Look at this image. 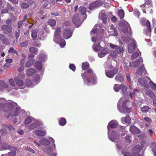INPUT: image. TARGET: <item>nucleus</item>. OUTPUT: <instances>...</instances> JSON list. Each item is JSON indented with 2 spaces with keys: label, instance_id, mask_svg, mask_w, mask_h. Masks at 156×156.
Segmentation results:
<instances>
[{
  "label": "nucleus",
  "instance_id": "1",
  "mask_svg": "<svg viewBox=\"0 0 156 156\" xmlns=\"http://www.w3.org/2000/svg\"><path fill=\"white\" fill-rule=\"evenodd\" d=\"M132 104L131 102L130 101L127 99H125L122 101V108L120 107V105L119 102L118 103L117 108L118 110L122 113H129L132 112Z\"/></svg>",
  "mask_w": 156,
  "mask_h": 156
},
{
  "label": "nucleus",
  "instance_id": "2",
  "mask_svg": "<svg viewBox=\"0 0 156 156\" xmlns=\"http://www.w3.org/2000/svg\"><path fill=\"white\" fill-rule=\"evenodd\" d=\"M143 149L142 146L140 145H135L132 149V155L129 152H122V154L124 156H143L144 154L143 152H142L141 155L140 154V153Z\"/></svg>",
  "mask_w": 156,
  "mask_h": 156
},
{
  "label": "nucleus",
  "instance_id": "3",
  "mask_svg": "<svg viewBox=\"0 0 156 156\" xmlns=\"http://www.w3.org/2000/svg\"><path fill=\"white\" fill-rule=\"evenodd\" d=\"M15 106L13 102L7 103L4 104L0 103V109L4 108L5 114L7 118L12 115V112Z\"/></svg>",
  "mask_w": 156,
  "mask_h": 156
},
{
  "label": "nucleus",
  "instance_id": "4",
  "mask_svg": "<svg viewBox=\"0 0 156 156\" xmlns=\"http://www.w3.org/2000/svg\"><path fill=\"white\" fill-rule=\"evenodd\" d=\"M5 150H9L12 151L8 153L2 155L1 156H16L17 148L16 147H12L10 145H6L4 148Z\"/></svg>",
  "mask_w": 156,
  "mask_h": 156
},
{
  "label": "nucleus",
  "instance_id": "5",
  "mask_svg": "<svg viewBox=\"0 0 156 156\" xmlns=\"http://www.w3.org/2000/svg\"><path fill=\"white\" fill-rule=\"evenodd\" d=\"M81 74L83 79H86L88 83H90L91 81L90 78L88 75L93 76L94 75L93 70L91 69H88L86 72H84L83 73H82Z\"/></svg>",
  "mask_w": 156,
  "mask_h": 156
},
{
  "label": "nucleus",
  "instance_id": "6",
  "mask_svg": "<svg viewBox=\"0 0 156 156\" xmlns=\"http://www.w3.org/2000/svg\"><path fill=\"white\" fill-rule=\"evenodd\" d=\"M119 72V69L117 68H114L108 71L105 70L106 75L108 77L112 78L115 75L117 74Z\"/></svg>",
  "mask_w": 156,
  "mask_h": 156
},
{
  "label": "nucleus",
  "instance_id": "7",
  "mask_svg": "<svg viewBox=\"0 0 156 156\" xmlns=\"http://www.w3.org/2000/svg\"><path fill=\"white\" fill-rule=\"evenodd\" d=\"M1 30L5 34H9L12 33V27L11 25H3L1 27Z\"/></svg>",
  "mask_w": 156,
  "mask_h": 156
},
{
  "label": "nucleus",
  "instance_id": "8",
  "mask_svg": "<svg viewBox=\"0 0 156 156\" xmlns=\"http://www.w3.org/2000/svg\"><path fill=\"white\" fill-rule=\"evenodd\" d=\"M73 33L70 29H65L64 30L63 37L65 39H68L72 36Z\"/></svg>",
  "mask_w": 156,
  "mask_h": 156
},
{
  "label": "nucleus",
  "instance_id": "9",
  "mask_svg": "<svg viewBox=\"0 0 156 156\" xmlns=\"http://www.w3.org/2000/svg\"><path fill=\"white\" fill-rule=\"evenodd\" d=\"M121 120L122 123L124 124H129L131 123L130 118L129 115H126L125 117L122 118Z\"/></svg>",
  "mask_w": 156,
  "mask_h": 156
},
{
  "label": "nucleus",
  "instance_id": "10",
  "mask_svg": "<svg viewBox=\"0 0 156 156\" xmlns=\"http://www.w3.org/2000/svg\"><path fill=\"white\" fill-rule=\"evenodd\" d=\"M61 32L60 27H58L56 29L54 33V37L56 38L57 40L59 41V39H61V37L60 35V33Z\"/></svg>",
  "mask_w": 156,
  "mask_h": 156
},
{
  "label": "nucleus",
  "instance_id": "11",
  "mask_svg": "<svg viewBox=\"0 0 156 156\" xmlns=\"http://www.w3.org/2000/svg\"><path fill=\"white\" fill-rule=\"evenodd\" d=\"M34 133L38 136H44L46 134V130H41L40 129H37L33 131Z\"/></svg>",
  "mask_w": 156,
  "mask_h": 156
},
{
  "label": "nucleus",
  "instance_id": "12",
  "mask_svg": "<svg viewBox=\"0 0 156 156\" xmlns=\"http://www.w3.org/2000/svg\"><path fill=\"white\" fill-rule=\"evenodd\" d=\"M72 21L74 24L76 25L79 24L80 22L79 15L78 14H76L73 17Z\"/></svg>",
  "mask_w": 156,
  "mask_h": 156
},
{
  "label": "nucleus",
  "instance_id": "13",
  "mask_svg": "<svg viewBox=\"0 0 156 156\" xmlns=\"http://www.w3.org/2000/svg\"><path fill=\"white\" fill-rule=\"evenodd\" d=\"M109 50L108 48H105L101 50L100 53H98V56L100 57H103L105 56L109 52Z\"/></svg>",
  "mask_w": 156,
  "mask_h": 156
},
{
  "label": "nucleus",
  "instance_id": "14",
  "mask_svg": "<svg viewBox=\"0 0 156 156\" xmlns=\"http://www.w3.org/2000/svg\"><path fill=\"white\" fill-rule=\"evenodd\" d=\"M119 126V123L116 120H112L109 122L108 126H110V127H117Z\"/></svg>",
  "mask_w": 156,
  "mask_h": 156
},
{
  "label": "nucleus",
  "instance_id": "15",
  "mask_svg": "<svg viewBox=\"0 0 156 156\" xmlns=\"http://www.w3.org/2000/svg\"><path fill=\"white\" fill-rule=\"evenodd\" d=\"M110 30H111L110 31L111 34L112 35V36H118V32L117 30L116 29L115 27L113 25H112L111 26Z\"/></svg>",
  "mask_w": 156,
  "mask_h": 156
},
{
  "label": "nucleus",
  "instance_id": "16",
  "mask_svg": "<svg viewBox=\"0 0 156 156\" xmlns=\"http://www.w3.org/2000/svg\"><path fill=\"white\" fill-rule=\"evenodd\" d=\"M99 18L100 20H102L104 23H106L107 22V17L105 13H101L99 14Z\"/></svg>",
  "mask_w": 156,
  "mask_h": 156
},
{
  "label": "nucleus",
  "instance_id": "17",
  "mask_svg": "<svg viewBox=\"0 0 156 156\" xmlns=\"http://www.w3.org/2000/svg\"><path fill=\"white\" fill-rule=\"evenodd\" d=\"M115 80L116 81L122 82L124 80V77L123 75L121 74H118L116 75L115 77Z\"/></svg>",
  "mask_w": 156,
  "mask_h": 156
},
{
  "label": "nucleus",
  "instance_id": "18",
  "mask_svg": "<svg viewBox=\"0 0 156 156\" xmlns=\"http://www.w3.org/2000/svg\"><path fill=\"white\" fill-rule=\"evenodd\" d=\"M0 40L1 41L3 44H8L9 42V40L5 37V36L2 34H0Z\"/></svg>",
  "mask_w": 156,
  "mask_h": 156
},
{
  "label": "nucleus",
  "instance_id": "19",
  "mask_svg": "<svg viewBox=\"0 0 156 156\" xmlns=\"http://www.w3.org/2000/svg\"><path fill=\"white\" fill-rule=\"evenodd\" d=\"M124 70L125 71H128L129 67H131V62L129 61L124 62L123 64Z\"/></svg>",
  "mask_w": 156,
  "mask_h": 156
},
{
  "label": "nucleus",
  "instance_id": "20",
  "mask_svg": "<svg viewBox=\"0 0 156 156\" xmlns=\"http://www.w3.org/2000/svg\"><path fill=\"white\" fill-rule=\"evenodd\" d=\"M129 130L130 132L133 134H138L140 133V130L137 127H129Z\"/></svg>",
  "mask_w": 156,
  "mask_h": 156
},
{
  "label": "nucleus",
  "instance_id": "21",
  "mask_svg": "<svg viewBox=\"0 0 156 156\" xmlns=\"http://www.w3.org/2000/svg\"><path fill=\"white\" fill-rule=\"evenodd\" d=\"M35 67L38 70H41L42 69L43 65L41 62L37 61L35 62Z\"/></svg>",
  "mask_w": 156,
  "mask_h": 156
},
{
  "label": "nucleus",
  "instance_id": "22",
  "mask_svg": "<svg viewBox=\"0 0 156 156\" xmlns=\"http://www.w3.org/2000/svg\"><path fill=\"white\" fill-rule=\"evenodd\" d=\"M138 81L139 83L143 85L144 86L146 87H148V84L146 80L144 79L143 78H139L138 79Z\"/></svg>",
  "mask_w": 156,
  "mask_h": 156
},
{
  "label": "nucleus",
  "instance_id": "23",
  "mask_svg": "<svg viewBox=\"0 0 156 156\" xmlns=\"http://www.w3.org/2000/svg\"><path fill=\"white\" fill-rule=\"evenodd\" d=\"M112 132L111 133L110 136L109 135V138L111 140L113 141H115V139H116V131L114 130H112Z\"/></svg>",
  "mask_w": 156,
  "mask_h": 156
},
{
  "label": "nucleus",
  "instance_id": "24",
  "mask_svg": "<svg viewBox=\"0 0 156 156\" xmlns=\"http://www.w3.org/2000/svg\"><path fill=\"white\" fill-rule=\"evenodd\" d=\"M38 50V48H37L34 47H30L29 48V51L33 54H34V55L37 54Z\"/></svg>",
  "mask_w": 156,
  "mask_h": 156
},
{
  "label": "nucleus",
  "instance_id": "25",
  "mask_svg": "<svg viewBox=\"0 0 156 156\" xmlns=\"http://www.w3.org/2000/svg\"><path fill=\"white\" fill-rule=\"evenodd\" d=\"M143 62V59H136V60L133 62V67L135 68H137L139 66L140 63H142Z\"/></svg>",
  "mask_w": 156,
  "mask_h": 156
},
{
  "label": "nucleus",
  "instance_id": "26",
  "mask_svg": "<svg viewBox=\"0 0 156 156\" xmlns=\"http://www.w3.org/2000/svg\"><path fill=\"white\" fill-rule=\"evenodd\" d=\"M36 71L34 69H28L26 72V74L28 76H31L32 75L35 74Z\"/></svg>",
  "mask_w": 156,
  "mask_h": 156
},
{
  "label": "nucleus",
  "instance_id": "27",
  "mask_svg": "<svg viewBox=\"0 0 156 156\" xmlns=\"http://www.w3.org/2000/svg\"><path fill=\"white\" fill-rule=\"evenodd\" d=\"M121 93L122 94H125L127 91L128 88L124 84H121Z\"/></svg>",
  "mask_w": 156,
  "mask_h": 156
},
{
  "label": "nucleus",
  "instance_id": "28",
  "mask_svg": "<svg viewBox=\"0 0 156 156\" xmlns=\"http://www.w3.org/2000/svg\"><path fill=\"white\" fill-rule=\"evenodd\" d=\"M67 121L65 118H61L59 121L58 123L60 125L63 126H65L66 123Z\"/></svg>",
  "mask_w": 156,
  "mask_h": 156
},
{
  "label": "nucleus",
  "instance_id": "29",
  "mask_svg": "<svg viewBox=\"0 0 156 156\" xmlns=\"http://www.w3.org/2000/svg\"><path fill=\"white\" fill-rule=\"evenodd\" d=\"M98 6L99 4H98V2H95L90 4L89 8L90 9H93L98 7Z\"/></svg>",
  "mask_w": 156,
  "mask_h": 156
},
{
  "label": "nucleus",
  "instance_id": "30",
  "mask_svg": "<svg viewBox=\"0 0 156 156\" xmlns=\"http://www.w3.org/2000/svg\"><path fill=\"white\" fill-rule=\"evenodd\" d=\"M15 80L16 83L19 86H22L24 84V83L23 80L19 79L18 77H16L15 78Z\"/></svg>",
  "mask_w": 156,
  "mask_h": 156
},
{
  "label": "nucleus",
  "instance_id": "31",
  "mask_svg": "<svg viewBox=\"0 0 156 156\" xmlns=\"http://www.w3.org/2000/svg\"><path fill=\"white\" fill-rule=\"evenodd\" d=\"M40 142L41 144L43 145H48L50 144L49 141L47 139H42L40 140Z\"/></svg>",
  "mask_w": 156,
  "mask_h": 156
},
{
  "label": "nucleus",
  "instance_id": "32",
  "mask_svg": "<svg viewBox=\"0 0 156 156\" xmlns=\"http://www.w3.org/2000/svg\"><path fill=\"white\" fill-rule=\"evenodd\" d=\"M37 36V30H33L31 32V37L33 40H35Z\"/></svg>",
  "mask_w": 156,
  "mask_h": 156
},
{
  "label": "nucleus",
  "instance_id": "33",
  "mask_svg": "<svg viewBox=\"0 0 156 156\" xmlns=\"http://www.w3.org/2000/svg\"><path fill=\"white\" fill-rule=\"evenodd\" d=\"M34 62V59H29V60L26 62L25 64V66L27 68L33 65Z\"/></svg>",
  "mask_w": 156,
  "mask_h": 156
},
{
  "label": "nucleus",
  "instance_id": "34",
  "mask_svg": "<svg viewBox=\"0 0 156 156\" xmlns=\"http://www.w3.org/2000/svg\"><path fill=\"white\" fill-rule=\"evenodd\" d=\"M118 14L120 19L124 18L125 16V13L123 9H119L118 12Z\"/></svg>",
  "mask_w": 156,
  "mask_h": 156
},
{
  "label": "nucleus",
  "instance_id": "35",
  "mask_svg": "<svg viewBox=\"0 0 156 156\" xmlns=\"http://www.w3.org/2000/svg\"><path fill=\"white\" fill-rule=\"evenodd\" d=\"M90 65L88 62H83L82 65V69L83 70H85L89 68Z\"/></svg>",
  "mask_w": 156,
  "mask_h": 156
},
{
  "label": "nucleus",
  "instance_id": "36",
  "mask_svg": "<svg viewBox=\"0 0 156 156\" xmlns=\"http://www.w3.org/2000/svg\"><path fill=\"white\" fill-rule=\"evenodd\" d=\"M146 26L147 27V31L149 33L151 32V27L150 22L148 20H147L146 22Z\"/></svg>",
  "mask_w": 156,
  "mask_h": 156
},
{
  "label": "nucleus",
  "instance_id": "37",
  "mask_svg": "<svg viewBox=\"0 0 156 156\" xmlns=\"http://www.w3.org/2000/svg\"><path fill=\"white\" fill-rule=\"evenodd\" d=\"M150 109V107L149 106H144L143 107H141L140 110L143 112L146 113L148 112L149 109Z\"/></svg>",
  "mask_w": 156,
  "mask_h": 156
},
{
  "label": "nucleus",
  "instance_id": "38",
  "mask_svg": "<svg viewBox=\"0 0 156 156\" xmlns=\"http://www.w3.org/2000/svg\"><path fill=\"white\" fill-rule=\"evenodd\" d=\"M33 120H34V119L32 118L31 117H27L25 120V123L26 124H30L31 123Z\"/></svg>",
  "mask_w": 156,
  "mask_h": 156
},
{
  "label": "nucleus",
  "instance_id": "39",
  "mask_svg": "<svg viewBox=\"0 0 156 156\" xmlns=\"http://www.w3.org/2000/svg\"><path fill=\"white\" fill-rule=\"evenodd\" d=\"M144 68H143V67H140L137 70L136 73L139 75L140 76L142 74Z\"/></svg>",
  "mask_w": 156,
  "mask_h": 156
},
{
  "label": "nucleus",
  "instance_id": "40",
  "mask_svg": "<svg viewBox=\"0 0 156 156\" xmlns=\"http://www.w3.org/2000/svg\"><path fill=\"white\" fill-rule=\"evenodd\" d=\"M79 11L80 14L83 15H84L86 13V9L84 7H80L79 8Z\"/></svg>",
  "mask_w": 156,
  "mask_h": 156
},
{
  "label": "nucleus",
  "instance_id": "41",
  "mask_svg": "<svg viewBox=\"0 0 156 156\" xmlns=\"http://www.w3.org/2000/svg\"><path fill=\"white\" fill-rule=\"evenodd\" d=\"M114 89L115 91L118 92L120 89H121V84H115L114 86Z\"/></svg>",
  "mask_w": 156,
  "mask_h": 156
},
{
  "label": "nucleus",
  "instance_id": "42",
  "mask_svg": "<svg viewBox=\"0 0 156 156\" xmlns=\"http://www.w3.org/2000/svg\"><path fill=\"white\" fill-rule=\"evenodd\" d=\"M20 112V107H16V109L14 112L13 116H16L18 115L19 113Z\"/></svg>",
  "mask_w": 156,
  "mask_h": 156
},
{
  "label": "nucleus",
  "instance_id": "43",
  "mask_svg": "<svg viewBox=\"0 0 156 156\" xmlns=\"http://www.w3.org/2000/svg\"><path fill=\"white\" fill-rule=\"evenodd\" d=\"M25 84L27 87H31L32 85V83L30 80L27 79L25 80Z\"/></svg>",
  "mask_w": 156,
  "mask_h": 156
},
{
  "label": "nucleus",
  "instance_id": "44",
  "mask_svg": "<svg viewBox=\"0 0 156 156\" xmlns=\"http://www.w3.org/2000/svg\"><path fill=\"white\" fill-rule=\"evenodd\" d=\"M116 50L117 53H122L123 49L122 47L116 45Z\"/></svg>",
  "mask_w": 156,
  "mask_h": 156
},
{
  "label": "nucleus",
  "instance_id": "45",
  "mask_svg": "<svg viewBox=\"0 0 156 156\" xmlns=\"http://www.w3.org/2000/svg\"><path fill=\"white\" fill-rule=\"evenodd\" d=\"M56 23V21L53 19H51L49 21L48 23L51 26H55Z\"/></svg>",
  "mask_w": 156,
  "mask_h": 156
},
{
  "label": "nucleus",
  "instance_id": "46",
  "mask_svg": "<svg viewBox=\"0 0 156 156\" xmlns=\"http://www.w3.org/2000/svg\"><path fill=\"white\" fill-rule=\"evenodd\" d=\"M5 128L4 127V128H2V129H1L0 133L2 135H5V134H6L7 132L6 131V130H7V129H10V127H5Z\"/></svg>",
  "mask_w": 156,
  "mask_h": 156
},
{
  "label": "nucleus",
  "instance_id": "47",
  "mask_svg": "<svg viewBox=\"0 0 156 156\" xmlns=\"http://www.w3.org/2000/svg\"><path fill=\"white\" fill-rule=\"evenodd\" d=\"M20 6L22 9H25L29 7V5L28 3L24 2L21 3Z\"/></svg>",
  "mask_w": 156,
  "mask_h": 156
},
{
  "label": "nucleus",
  "instance_id": "48",
  "mask_svg": "<svg viewBox=\"0 0 156 156\" xmlns=\"http://www.w3.org/2000/svg\"><path fill=\"white\" fill-rule=\"evenodd\" d=\"M8 52L11 53H15L17 55H18L19 54L16 50H14L13 48H11L8 50Z\"/></svg>",
  "mask_w": 156,
  "mask_h": 156
},
{
  "label": "nucleus",
  "instance_id": "49",
  "mask_svg": "<svg viewBox=\"0 0 156 156\" xmlns=\"http://www.w3.org/2000/svg\"><path fill=\"white\" fill-rule=\"evenodd\" d=\"M139 55V53L138 52L136 51L133 53L132 55L131 56V59H135V58H136Z\"/></svg>",
  "mask_w": 156,
  "mask_h": 156
},
{
  "label": "nucleus",
  "instance_id": "50",
  "mask_svg": "<svg viewBox=\"0 0 156 156\" xmlns=\"http://www.w3.org/2000/svg\"><path fill=\"white\" fill-rule=\"evenodd\" d=\"M20 30H18L17 31H15L14 32L15 36L16 37V40L17 41L18 40L20 35Z\"/></svg>",
  "mask_w": 156,
  "mask_h": 156
},
{
  "label": "nucleus",
  "instance_id": "51",
  "mask_svg": "<svg viewBox=\"0 0 156 156\" xmlns=\"http://www.w3.org/2000/svg\"><path fill=\"white\" fill-rule=\"evenodd\" d=\"M131 136H128L125 139V143H126V144L130 143L131 142Z\"/></svg>",
  "mask_w": 156,
  "mask_h": 156
},
{
  "label": "nucleus",
  "instance_id": "52",
  "mask_svg": "<svg viewBox=\"0 0 156 156\" xmlns=\"http://www.w3.org/2000/svg\"><path fill=\"white\" fill-rule=\"evenodd\" d=\"M149 84L152 88L153 89H156V85L150 79Z\"/></svg>",
  "mask_w": 156,
  "mask_h": 156
},
{
  "label": "nucleus",
  "instance_id": "53",
  "mask_svg": "<svg viewBox=\"0 0 156 156\" xmlns=\"http://www.w3.org/2000/svg\"><path fill=\"white\" fill-rule=\"evenodd\" d=\"M151 147L152 149L153 152L155 151L156 149V143L155 142H153L151 144Z\"/></svg>",
  "mask_w": 156,
  "mask_h": 156
},
{
  "label": "nucleus",
  "instance_id": "54",
  "mask_svg": "<svg viewBox=\"0 0 156 156\" xmlns=\"http://www.w3.org/2000/svg\"><path fill=\"white\" fill-rule=\"evenodd\" d=\"M28 41L26 40L25 41H23V42H22L21 43H20V45L22 47H25V46L28 45Z\"/></svg>",
  "mask_w": 156,
  "mask_h": 156
},
{
  "label": "nucleus",
  "instance_id": "55",
  "mask_svg": "<svg viewBox=\"0 0 156 156\" xmlns=\"http://www.w3.org/2000/svg\"><path fill=\"white\" fill-rule=\"evenodd\" d=\"M132 47L133 48V50H134V51L135 49L136 48L137 46H136V41H133V42L130 43Z\"/></svg>",
  "mask_w": 156,
  "mask_h": 156
},
{
  "label": "nucleus",
  "instance_id": "56",
  "mask_svg": "<svg viewBox=\"0 0 156 156\" xmlns=\"http://www.w3.org/2000/svg\"><path fill=\"white\" fill-rule=\"evenodd\" d=\"M69 67L70 69H71L73 71H75L76 70V66L74 64H70L69 66Z\"/></svg>",
  "mask_w": 156,
  "mask_h": 156
},
{
  "label": "nucleus",
  "instance_id": "57",
  "mask_svg": "<svg viewBox=\"0 0 156 156\" xmlns=\"http://www.w3.org/2000/svg\"><path fill=\"white\" fill-rule=\"evenodd\" d=\"M101 48L102 47L100 44H98L95 46V50L96 51H99V50H101Z\"/></svg>",
  "mask_w": 156,
  "mask_h": 156
},
{
  "label": "nucleus",
  "instance_id": "58",
  "mask_svg": "<svg viewBox=\"0 0 156 156\" xmlns=\"http://www.w3.org/2000/svg\"><path fill=\"white\" fill-rule=\"evenodd\" d=\"M97 78L96 77H93L91 79V81L90 82H91L92 84H95L97 82Z\"/></svg>",
  "mask_w": 156,
  "mask_h": 156
},
{
  "label": "nucleus",
  "instance_id": "59",
  "mask_svg": "<svg viewBox=\"0 0 156 156\" xmlns=\"http://www.w3.org/2000/svg\"><path fill=\"white\" fill-rule=\"evenodd\" d=\"M127 79L130 82L131 80V78L130 77V74L129 73H127L126 74Z\"/></svg>",
  "mask_w": 156,
  "mask_h": 156
},
{
  "label": "nucleus",
  "instance_id": "60",
  "mask_svg": "<svg viewBox=\"0 0 156 156\" xmlns=\"http://www.w3.org/2000/svg\"><path fill=\"white\" fill-rule=\"evenodd\" d=\"M122 32L125 33V34H127L128 33V30L127 27H125L123 28L122 30Z\"/></svg>",
  "mask_w": 156,
  "mask_h": 156
},
{
  "label": "nucleus",
  "instance_id": "61",
  "mask_svg": "<svg viewBox=\"0 0 156 156\" xmlns=\"http://www.w3.org/2000/svg\"><path fill=\"white\" fill-rule=\"evenodd\" d=\"M9 82L10 83V84L12 86H15V83L14 82V81L12 79H10L9 80Z\"/></svg>",
  "mask_w": 156,
  "mask_h": 156
},
{
  "label": "nucleus",
  "instance_id": "62",
  "mask_svg": "<svg viewBox=\"0 0 156 156\" xmlns=\"http://www.w3.org/2000/svg\"><path fill=\"white\" fill-rule=\"evenodd\" d=\"M128 52L131 53H132V52H133V51H134V50H133V48L131 44H130V45L128 48Z\"/></svg>",
  "mask_w": 156,
  "mask_h": 156
},
{
  "label": "nucleus",
  "instance_id": "63",
  "mask_svg": "<svg viewBox=\"0 0 156 156\" xmlns=\"http://www.w3.org/2000/svg\"><path fill=\"white\" fill-rule=\"evenodd\" d=\"M11 64H9L8 63V62H6L4 65V68L5 69H7V68H9V67L11 66Z\"/></svg>",
  "mask_w": 156,
  "mask_h": 156
},
{
  "label": "nucleus",
  "instance_id": "64",
  "mask_svg": "<svg viewBox=\"0 0 156 156\" xmlns=\"http://www.w3.org/2000/svg\"><path fill=\"white\" fill-rule=\"evenodd\" d=\"M145 4L147 5H149L152 4V2L151 0H145Z\"/></svg>",
  "mask_w": 156,
  "mask_h": 156
}]
</instances>
